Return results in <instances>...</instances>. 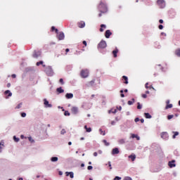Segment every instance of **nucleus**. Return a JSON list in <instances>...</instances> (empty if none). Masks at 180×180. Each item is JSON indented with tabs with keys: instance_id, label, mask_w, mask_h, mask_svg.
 Returning a JSON list of instances; mask_svg holds the SVG:
<instances>
[{
	"instance_id": "nucleus-19",
	"label": "nucleus",
	"mask_w": 180,
	"mask_h": 180,
	"mask_svg": "<svg viewBox=\"0 0 180 180\" xmlns=\"http://www.w3.org/2000/svg\"><path fill=\"white\" fill-rule=\"evenodd\" d=\"M78 27H80V29L85 27V22H79Z\"/></svg>"
},
{
	"instance_id": "nucleus-30",
	"label": "nucleus",
	"mask_w": 180,
	"mask_h": 180,
	"mask_svg": "<svg viewBox=\"0 0 180 180\" xmlns=\"http://www.w3.org/2000/svg\"><path fill=\"white\" fill-rule=\"evenodd\" d=\"M51 32H56V33H58V29H57V28H56V27H54V26H52L51 27Z\"/></svg>"
},
{
	"instance_id": "nucleus-18",
	"label": "nucleus",
	"mask_w": 180,
	"mask_h": 180,
	"mask_svg": "<svg viewBox=\"0 0 180 180\" xmlns=\"http://www.w3.org/2000/svg\"><path fill=\"white\" fill-rule=\"evenodd\" d=\"M56 92H58V94H63L64 89H63V87H58L56 89Z\"/></svg>"
},
{
	"instance_id": "nucleus-61",
	"label": "nucleus",
	"mask_w": 180,
	"mask_h": 180,
	"mask_svg": "<svg viewBox=\"0 0 180 180\" xmlns=\"http://www.w3.org/2000/svg\"><path fill=\"white\" fill-rule=\"evenodd\" d=\"M140 120V122H141V123H144V119H141V120Z\"/></svg>"
},
{
	"instance_id": "nucleus-63",
	"label": "nucleus",
	"mask_w": 180,
	"mask_h": 180,
	"mask_svg": "<svg viewBox=\"0 0 180 180\" xmlns=\"http://www.w3.org/2000/svg\"><path fill=\"white\" fill-rule=\"evenodd\" d=\"M120 96H121V98H124V94H123V93L121 94H120Z\"/></svg>"
},
{
	"instance_id": "nucleus-55",
	"label": "nucleus",
	"mask_w": 180,
	"mask_h": 180,
	"mask_svg": "<svg viewBox=\"0 0 180 180\" xmlns=\"http://www.w3.org/2000/svg\"><path fill=\"white\" fill-rule=\"evenodd\" d=\"M116 108L118 109V110H122V106L120 105L119 107L117 106Z\"/></svg>"
},
{
	"instance_id": "nucleus-10",
	"label": "nucleus",
	"mask_w": 180,
	"mask_h": 180,
	"mask_svg": "<svg viewBox=\"0 0 180 180\" xmlns=\"http://www.w3.org/2000/svg\"><path fill=\"white\" fill-rule=\"evenodd\" d=\"M161 137L164 140H168V137H169V136L168 135V132H162L161 134Z\"/></svg>"
},
{
	"instance_id": "nucleus-51",
	"label": "nucleus",
	"mask_w": 180,
	"mask_h": 180,
	"mask_svg": "<svg viewBox=\"0 0 180 180\" xmlns=\"http://www.w3.org/2000/svg\"><path fill=\"white\" fill-rule=\"evenodd\" d=\"M134 122L136 123H137V122H140V118H139V117L135 118Z\"/></svg>"
},
{
	"instance_id": "nucleus-28",
	"label": "nucleus",
	"mask_w": 180,
	"mask_h": 180,
	"mask_svg": "<svg viewBox=\"0 0 180 180\" xmlns=\"http://www.w3.org/2000/svg\"><path fill=\"white\" fill-rule=\"evenodd\" d=\"M134 102H136V100L134 98H131V101H129L127 102V104L129 105H133V103H134Z\"/></svg>"
},
{
	"instance_id": "nucleus-48",
	"label": "nucleus",
	"mask_w": 180,
	"mask_h": 180,
	"mask_svg": "<svg viewBox=\"0 0 180 180\" xmlns=\"http://www.w3.org/2000/svg\"><path fill=\"white\" fill-rule=\"evenodd\" d=\"M108 167H110V169L111 170L112 168V162H110V161H109L108 162Z\"/></svg>"
},
{
	"instance_id": "nucleus-12",
	"label": "nucleus",
	"mask_w": 180,
	"mask_h": 180,
	"mask_svg": "<svg viewBox=\"0 0 180 180\" xmlns=\"http://www.w3.org/2000/svg\"><path fill=\"white\" fill-rule=\"evenodd\" d=\"M110 36H112V32H110V30H107L105 32V37L109 39Z\"/></svg>"
},
{
	"instance_id": "nucleus-31",
	"label": "nucleus",
	"mask_w": 180,
	"mask_h": 180,
	"mask_svg": "<svg viewBox=\"0 0 180 180\" xmlns=\"http://www.w3.org/2000/svg\"><path fill=\"white\" fill-rule=\"evenodd\" d=\"M13 139L15 143H19V140H20V139L16 137V136H13Z\"/></svg>"
},
{
	"instance_id": "nucleus-35",
	"label": "nucleus",
	"mask_w": 180,
	"mask_h": 180,
	"mask_svg": "<svg viewBox=\"0 0 180 180\" xmlns=\"http://www.w3.org/2000/svg\"><path fill=\"white\" fill-rule=\"evenodd\" d=\"M172 108V104H167L165 107V109H171Z\"/></svg>"
},
{
	"instance_id": "nucleus-22",
	"label": "nucleus",
	"mask_w": 180,
	"mask_h": 180,
	"mask_svg": "<svg viewBox=\"0 0 180 180\" xmlns=\"http://www.w3.org/2000/svg\"><path fill=\"white\" fill-rule=\"evenodd\" d=\"M51 162H57L58 161V157H52L51 158Z\"/></svg>"
},
{
	"instance_id": "nucleus-27",
	"label": "nucleus",
	"mask_w": 180,
	"mask_h": 180,
	"mask_svg": "<svg viewBox=\"0 0 180 180\" xmlns=\"http://www.w3.org/2000/svg\"><path fill=\"white\" fill-rule=\"evenodd\" d=\"M174 135L172 136V139H176V136H179V132L178 131H173Z\"/></svg>"
},
{
	"instance_id": "nucleus-2",
	"label": "nucleus",
	"mask_w": 180,
	"mask_h": 180,
	"mask_svg": "<svg viewBox=\"0 0 180 180\" xmlns=\"http://www.w3.org/2000/svg\"><path fill=\"white\" fill-rule=\"evenodd\" d=\"M98 10L101 13H106V12H108V6L103 4V2L101 1L100 4L98 5Z\"/></svg>"
},
{
	"instance_id": "nucleus-5",
	"label": "nucleus",
	"mask_w": 180,
	"mask_h": 180,
	"mask_svg": "<svg viewBox=\"0 0 180 180\" xmlns=\"http://www.w3.org/2000/svg\"><path fill=\"white\" fill-rule=\"evenodd\" d=\"M157 3L160 9L165 8V0H158Z\"/></svg>"
},
{
	"instance_id": "nucleus-24",
	"label": "nucleus",
	"mask_w": 180,
	"mask_h": 180,
	"mask_svg": "<svg viewBox=\"0 0 180 180\" xmlns=\"http://www.w3.org/2000/svg\"><path fill=\"white\" fill-rule=\"evenodd\" d=\"M144 116L146 119H151V117H153V116H151L149 112H145Z\"/></svg>"
},
{
	"instance_id": "nucleus-39",
	"label": "nucleus",
	"mask_w": 180,
	"mask_h": 180,
	"mask_svg": "<svg viewBox=\"0 0 180 180\" xmlns=\"http://www.w3.org/2000/svg\"><path fill=\"white\" fill-rule=\"evenodd\" d=\"M70 115H71V114L70 113V112H68V110L65 111V112H64L65 116H70Z\"/></svg>"
},
{
	"instance_id": "nucleus-4",
	"label": "nucleus",
	"mask_w": 180,
	"mask_h": 180,
	"mask_svg": "<svg viewBox=\"0 0 180 180\" xmlns=\"http://www.w3.org/2000/svg\"><path fill=\"white\" fill-rule=\"evenodd\" d=\"M80 75L82 78H88V77H89V70H88L87 69L82 70Z\"/></svg>"
},
{
	"instance_id": "nucleus-25",
	"label": "nucleus",
	"mask_w": 180,
	"mask_h": 180,
	"mask_svg": "<svg viewBox=\"0 0 180 180\" xmlns=\"http://www.w3.org/2000/svg\"><path fill=\"white\" fill-rule=\"evenodd\" d=\"M131 139H136V140H140V136L137 134H132L131 136Z\"/></svg>"
},
{
	"instance_id": "nucleus-14",
	"label": "nucleus",
	"mask_w": 180,
	"mask_h": 180,
	"mask_svg": "<svg viewBox=\"0 0 180 180\" xmlns=\"http://www.w3.org/2000/svg\"><path fill=\"white\" fill-rule=\"evenodd\" d=\"M65 176H70V178H71V179H72L74 178V172H66Z\"/></svg>"
},
{
	"instance_id": "nucleus-32",
	"label": "nucleus",
	"mask_w": 180,
	"mask_h": 180,
	"mask_svg": "<svg viewBox=\"0 0 180 180\" xmlns=\"http://www.w3.org/2000/svg\"><path fill=\"white\" fill-rule=\"evenodd\" d=\"M103 143H104L105 146H106L107 147L109 146H110V143H108V142L106 141V139H103Z\"/></svg>"
},
{
	"instance_id": "nucleus-64",
	"label": "nucleus",
	"mask_w": 180,
	"mask_h": 180,
	"mask_svg": "<svg viewBox=\"0 0 180 180\" xmlns=\"http://www.w3.org/2000/svg\"><path fill=\"white\" fill-rule=\"evenodd\" d=\"M58 175H63V172L59 171V172H58Z\"/></svg>"
},
{
	"instance_id": "nucleus-44",
	"label": "nucleus",
	"mask_w": 180,
	"mask_h": 180,
	"mask_svg": "<svg viewBox=\"0 0 180 180\" xmlns=\"http://www.w3.org/2000/svg\"><path fill=\"white\" fill-rule=\"evenodd\" d=\"M122 179V177L119 176H116L115 178H114V180H120Z\"/></svg>"
},
{
	"instance_id": "nucleus-20",
	"label": "nucleus",
	"mask_w": 180,
	"mask_h": 180,
	"mask_svg": "<svg viewBox=\"0 0 180 180\" xmlns=\"http://www.w3.org/2000/svg\"><path fill=\"white\" fill-rule=\"evenodd\" d=\"M117 53H119V49H117V48H116L115 50L112 51V54L115 58L117 57Z\"/></svg>"
},
{
	"instance_id": "nucleus-56",
	"label": "nucleus",
	"mask_w": 180,
	"mask_h": 180,
	"mask_svg": "<svg viewBox=\"0 0 180 180\" xmlns=\"http://www.w3.org/2000/svg\"><path fill=\"white\" fill-rule=\"evenodd\" d=\"M82 43H83L84 46H85V47H86V45H87L86 44V41H83Z\"/></svg>"
},
{
	"instance_id": "nucleus-50",
	"label": "nucleus",
	"mask_w": 180,
	"mask_h": 180,
	"mask_svg": "<svg viewBox=\"0 0 180 180\" xmlns=\"http://www.w3.org/2000/svg\"><path fill=\"white\" fill-rule=\"evenodd\" d=\"M89 84H90V85H91V86H92V85H94V84H95V80L94 79V80H91L90 82H89Z\"/></svg>"
},
{
	"instance_id": "nucleus-43",
	"label": "nucleus",
	"mask_w": 180,
	"mask_h": 180,
	"mask_svg": "<svg viewBox=\"0 0 180 180\" xmlns=\"http://www.w3.org/2000/svg\"><path fill=\"white\" fill-rule=\"evenodd\" d=\"M158 29H160V30H162L164 29V25H159Z\"/></svg>"
},
{
	"instance_id": "nucleus-11",
	"label": "nucleus",
	"mask_w": 180,
	"mask_h": 180,
	"mask_svg": "<svg viewBox=\"0 0 180 180\" xmlns=\"http://www.w3.org/2000/svg\"><path fill=\"white\" fill-rule=\"evenodd\" d=\"M119 153H120V150H119V148H114L112 150L111 154H112V155H116V154H119Z\"/></svg>"
},
{
	"instance_id": "nucleus-21",
	"label": "nucleus",
	"mask_w": 180,
	"mask_h": 180,
	"mask_svg": "<svg viewBox=\"0 0 180 180\" xmlns=\"http://www.w3.org/2000/svg\"><path fill=\"white\" fill-rule=\"evenodd\" d=\"M128 158H130L131 161H134L136 160V155L134 153H132L131 155L128 156Z\"/></svg>"
},
{
	"instance_id": "nucleus-47",
	"label": "nucleus",
	"mask_w": 180,
	"mask_h": 180,
	"mask_svg": "<svg viewBox=\"0 0 180 180\" xmlns=\"http://www.w3.org/2000/svg\"><path fill=\"white\" fill-rule=\"evenodd\" d=\"M87 169H88L89 171H91V169H94V167L89 165V166L87 167Z\"/></svg>"
},
{
	"instance_id": "nucleus-15",
	"label": "nucleus",
	"mask_w": 180,
	"mask_h": 180,
	"mask_svg": "<svg viewBox=\"0 0 180 180\" xmlns=\"http://www.w3.org/2000/svg\"><path fill=\"white\" fill-rule=\"evenodd\" d=\"M71 111L73 115H78V108L77 107H72L71 109Z\"/></svg>"
},
{
	"instance_id": "nucleus-38",
	"label": "nucleus",
	"mask_w": 180,
	"mask_h": 180,
	"mask_svg": "<svg viewBox=\"0 0 180 180\" xmlns=\"http://www.w3.org/2000/svg\"><path fill=\"white\" fill-rule=\"evenodd\" d=\"M176 55H177L178 57H180V49L176 50Z\"/></svg>"
},
{
	"instance_id": "nucleus-16",
	"label": "nucleus",
	"mask_w": 180,
	"mask_h": 180,
	"mask_svg": "<svg viewBox=\"0 0 180 180\" xmlns=\"http://www.w3.org/2000/svg\"><path fill=\"white\" fill-rule=\"evenodd\" d=\"M44 62H43V60H40V61H39V62H37V63H36V65L37 66V67H39V65H42V67H46V65H44Z\"/></svg>"
},
{
	"instance_id": "nucleus-42",
	"label": "nucleus",
	"mask_w": 180,
	"mask_h": 180,
	"mask_svg": "<svg viewBox=\"0 0 180 180\" xmlns=\"http://www.w3.org/2000/svg\"><path fill=\"white\" fill-rule=\"evenodd\" d=\"M123 180H133L130 176H125Z\"/></svg>"
},
{
	"instance_id": "nucleus-34",
	"label": "nucleus",
	"mask_w": 180,
	"mask_h": 180,
	"mask_svg": "<svg viewBox=\"0 0 180 180\" xmlns=\"http://www.w3.org/2000/svg\"><path fill=\"white\" fill-rule=\"evenodd\" d=\"M143 105L140 103H137V109L140 110L142 109Z\"/></svg>"
},
{
	"instance_id": "nucleus-62",
	"label": "nucleus",
	"mask_w": 180,
	"mask_h": 180,
	"mask_svg": "<svg viewBox=\"0 0 180 180\" xmlns=\"http://www.w3.org/2000/svg\"><path fill=\"white\" fill-rule=\"evenodd\" d=\"M69 51H70V49H65V53H66L65 54H67V53H68Z\"/></svg>"
},
{
	"instance_id": "nucleus-29",
	"label": "nucleus",
	"mask_w": 180,
	"mask_h": 180,
	"mask_svg": "<svg viewBox=\"0 0 180 180\" xmlns=\"http://www.w3.org/2000/svg\"><path fill=\"white\" fill-rule=\"evenodd\" d=\"M103 29H106V25L101 24V28H100V32H103Z\"/></svg>"
},
{
	"instance_id": "nucleus-49",
	"label": "nucleus",
	"mask_w": 180,
	"mask_h": 180,
	"mask_svg": "<svg viewBox=\"0 0 180 180\" xmlns=\"http://www.w3.org/2000/svg\"><path fill=\"white\" fill-rule=\"evenodd\" d=\"M99 131H100L101 134H102V133H103V136H105V134H106V133H105V131H103L102 130V129H99Z\"/></svg>"
},
{
	"instance_id": "nucleus-33",
	"label": "nucleus",
	"mask_w": 180,
	"mask_h": 180,
	"mask_svg": "<svg viewBox=\"0 0 180 180\" xmlns=\"http://www.w3.org/2000/svg\"><path fill=\"white\" fill-rule=\"evenodd\" d=\"M118 143H119V144H124V143H126V141H124V139H122L118 141Z\"/></svg>"
},
{
	"instance_id": "nucleus-45",
	"label": "nucleus",
	"mask_w": 180,
	"mask_h": 180,
	"mask_svg": "<svg viewBox=\"0 0 180 180\" xmlns=\"http://www.w3.org/2000/svg\"><path fill=\"white\" fill-rule=\"evenodd\" d=\"M65 133H67V131L63 129L61 131H60V134H65Z\"/></svg>"
},
{
	"instance_id": "nucleus-40",
	"label": "nucleus",
	"mask_w": 180,
	"mask_h": 180,
	"mask_svg": "<svg viewBox=\"0 0 180 180\" xmlns=\"http://www.w3.org/2000/svg\"><path fill=\"white\" fill-rule=\"evenodd\" d=\"M28 140H29V141H30L31 143H34V140H33V139L32 138V136H29V137H28Z\"/></svg>"
},
{
	"instance_id": "nucleus-3",
	"label": "nucleus",
	"mask_w": 180,
	"mask_h": 180,
	"mask_svg": "<svg viewBox=\"0 0 180 180\" xmlns=\"http://www.w3.org/2000/svg\"><path fill=\"white\" fill-rule=\"evenodd\" d=\"M44 72H46L48 77H53L54 75V71H53V68L51 66H48L45 68Z\"/></svg>"
},
{
	"instance_id": "nucleus-52",
	"label": "nucleus",
	"mask_w": 180,
	"mask_h": 180,
	"mask_svg": "<svg viewBox=\"0 0 180 180\" xmlns=\"http://www.w3.org/2000/svg\"><path fill=\"white\" fill-rule=\"evenodd\" d=\"M159 23H160V25H162V23H164V20L162 19L159 20Z\"/></svg>"
},
{
	"instance_id": "nucleus-53",
	"label": "nucleus",
	"mask_w": 180,
	"mask_h": 180,
	"mask_svg": "<svg viewBox=\"0 0 180 180\" xmlns=\"http://www.w3.org/2000/svg\"><path fill=\"white\" fill-rule=\"evenodd\" d=\"M145 87L146 88V89H148L150 88V87L148 86V83H146Z\"/></svg>"
},
{
	"instance_id": "nucleus-9",
	"label": "nucleus",
	"mask_w": 180,
	"mask_h": 180,
	"mask_svg": "<svg viewBox=\"0 0 180 180\" xmlns=\"http://www.w3.org/2000/svg\"><path fill=\"white\" fill-rule=\"evenodd\" d=\"M168 165L169 168H174V167H176V165L175 164V160H172V161H169L168 162Z\"/></svg>"
},
{
	"instance_id": "nucleus-7",
	"label": "nucleus",
	"mask_w": 180,
	"mask_h": 180,
	"mask_svg": "<svg viewBox=\"0 0 180 180\" xmlns=\"http://www.w3.org/2000/svg\"><path fill=\"white\" fill-rule=\"evenodd\" d=\"M57 37L58 40H64L65 35L64 34V32H60L59 33L58 32Z\"/></svg>"
},
{
	"instance_id": "nucleus-36",
	"label": "nucleus",
	"mask_w": 180,
	"mask_h": 180,
	"mask_svg": "<svg viewBox=\"0 0 180 180\" xmlns=\"http://www.w3.org/2000/svg\"><path fill=\"white\" fill-rule=\"evenodd\" d=\"M22 103H20L15 107V109H20V108H22Z\"/></svg>"
},
{
	"instance_id": "nucleus-17",
	"label": "nucleus",
	"mask_w": 180,
	"mask_h": 180,
	"mask_svg": "<svg viewBox=\"0 0 180 180\" xmlns=\"http://www.w3.org/2000/svg\"><path fill=\"white\" fill-rule=\"evenodd\" d=\"M122 79L124 81V84H126V85L129 84V78H127V76H123Z\"/></svg>"
},
{
	"instance_id": "nucleus-1",
	"label": "nucleus",
	"mask_w": 180,
	"mask_h": 180,
	"mask_svg": "<svg viewBox=\"0 0 180 180\" xmlns=\"http://www.w3.org/2000/svg\"><path fill=\"white\" fill-rule=\"evenodd\" d=\"M108 47V44H106V41L101 40L100 43H98L97 46V49L100 53H102L103 54H105V51L103 52V49H106Z\"/></svg>"
},
{
	"instance_id": "nucleus-54",
	"label": "nucleus",
	"mask_w": 180,
	"mask_h": 180,
	"mask_svg": "<svg viewBox=\"0 0 180 180\" xmlns=\"http://www.w3.org/2000/svg\"><path fill=\"white\" fill-rule=\"evenodd\" d=\"M111 124H112V126H115V124H116V122L112 121Z\"/></svg>"
},
{
	"instance_id": "nucleus-23",
	"label": "nucleus",
	"mask_w": 180,
	"mask_h": 180,
	"mask_svg": "<svg viewBox=\"0 0 180 180\" xmlns=\"http://www.w3.org/2000/svg\"><path fill=\"white\" fill-rule=\"evenodd\" d=\"M84 129L87 133H91L92 131V128L91 127L88 128L86 125L84 126Z\"/></svg>"
},
{
	"instance_id": "nucleus-37",
	"label": "nucleus",
	"mask_w": 180,
	"mask_h": 180,
	"mask_svg": "<svg viewBox=\"0 0 180 180\" xmlns=\"http://www.w3.org/2000/svg\"><path fill=\"white\" fill-rule=\"evenodd\" d=\"M174 117V115H167V120H171Z\"/></svg>"
},
{
	"instance_id": "nucleus-6",
	"label": "nucleus",
	"mask_w": 180,
	"mask_h": 180,
	"mask_svg": "<svg viewBox=\"0 0 180 180\" xmlns=\"http://www.w3.org/2000/svg\"><path fill=\"white\" fill-rule=\"evenodd\" d=\"M40 56H41V51H34L33 54H32V57L34 58H39V57H40Z\"/></svg>"
},
{
	"instance_id": "nucleus-46",
	"label": "nucleus",
	"mask_w": 180,
	"mask_h": 180,
	"mask_svg": "<svg viewBox=\"0 0 180 180\" xmlns=\"http://www.w3.org/2000/svg\"><path fill=\"white\" fill-rule=\"evenodd\" d=\"M20 115H21V117H26V112H21Z\"/></svg>"
},
{
	"instance_id": "nucleus-57",
	"label": "nucleus",
	"mask_w": 180,
	"mask_h": 180,
	"mask_svg": "<svg viewBox=\"0 0 180 180\" xmlns=\"http://www.w3.org/2000/svg\"><path fill=\"white\" fill-rule=\"evenodd\" d=\"M142 98H143L144 99H146V98H147V94H143V95H142Z\"/></svg>"
},
{
	"instance_id": "nucleus-13",
	"label": "nucleus",
	"mask_w": 180,
	"mask_h": 180,
	"mask_svg": "<svg viewBox=\"0 0 180 180\" xmlns=\"http://www.w3.org/2000/svg\"><path fill=\"white\" fill-rule=\"evenodd\" d=\"M65 97L66 99H72L74 98V94L72 93H67Z\"/></svg>"
},
{
	"instance_id": "nucleus-59",
	"label": "nucleus",
	"mask_w": 180,
	"mask_h": 180,
	"mask_svg": "<svg viewBox=\"0 0 180 180\" xmlns=\"http://www.w3.org/2000/svg\"><path fill=\"white\" fill-rule=\"evenodd\" d=\"M11 77H12V78H16V75H15V74H13V75H11Z\"/></svg>"
},
{
	"instance_id": "nucleus-26",
	"label": "nucleus",
	"mask_w": 180,
	"mask_h": 180,
	"mask_svg": "<svg viewBox=\"0 0 180 180\" xmlns=\"http://www.w3.org/2000/svg\"><path fill=\"white\" fill-rule=\"evenodd\" d=\"M4 95H8V96H12V92L10 90H6L4 91Z\"/></svg>"
},
{
	"instance_id": "nucleus-41",
	"label": "nucleus",
	"mask_w": 180,
	"mask_h": 180,
	"mask_svg": "<svg viewBox=\"0 0 180 180\" xmlns=\"http://www.w3.org/2000/svg\"><path fill=\"white\" fill-rule=\"evenodd\" d=\"M59 82L61 84V85H64V79L63 78L59 79Z\"/></svg>"
},
{
	"instance_id": "nucleus-8",
	"label": "nucleus",
	"mask_w": 180,
	"mask_h": 180,
	"mask_svg": "<svg viewBox=\"0 0 180 180\" xmlns=\"http://www.w3.org/2000/svg\"><path fill=\"white\" fill-rule=\"evenodd\" d=\"M44 104L45 105V108H53V105L50 104L46 98L44 99Z\"/></svg>"
},
{
	"instance_id": "nucleus-58",
	"label": "nucleus",
	"mask_w": 180,
	"mask_h": 180,
	"mask_svg": "<svg viewBox=\"0 0 180 180\" xmlns=\"http://www.w3.org/2000/svg\"><path fill=\"white\" fill-rule=\"evenodd\" d=\"M94 157H98V153L94 152Z\"/></svg>"
},
{
	"instance_id": "nucleus-60",
	"label": "nucleus",
	"mask_w": 180,
	"mask_h": 180,
	"mask_svg": "<svg viewBox=\"0 0 180 180\" xmlns=\"http://www.w3.org/2000/svg\"><path fill=\"white\" fill-rule=\"evenodd\" d=\"M117 109H115L112 112V113H117Z\"/></svg>"
}]
</instances>
